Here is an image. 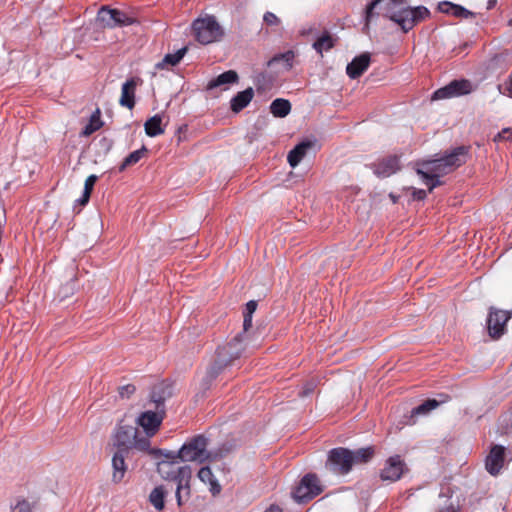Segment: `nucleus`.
<instances>
[{
  "instance_id": "412c9836",
  "label": "nucleus",
  "mask_w": 512,
  "mask_h": 512,
  "mask_svg": "<svg viewBox=\"0 0 512 512\" xmlns=\"http://www.w3.org/2000/svg\"><path fill=\"white\" fill-rule=\"evenodd\" d=\"M238 74L234 70H228L216 78L210 80L207 84V89L212 90L217 87H223V89H227V87L231 84L237 83Z\"/></svg>"
},
{
  "instance_id": "6e6552de",
  "label": "nucleus",
  "mask_w": 512,
  "mask_h": 512,
  "mask_svg": "<svg viewBox=\"0 0 512 512\" xmlns=\"http://www.w3.org/2000/svg\"><path fill=\"white\" fill-rule=\"evenodd\" d=\"M322 487L315 474L305 475L293 491V498L297 502H307L319 495Z\"/></svg>"
},
{
  "instance_id": "4468645a",
  "label": "nucleus",
  "mask_w": 512,
  "mask_h": 512,
  "mask_svg": "<svg viewBox=\"0 0 512 512\" xmlns=\"http://www.w3.org/2000/svg\"><path fill=\"white\" fill-rule=\"evenodd\" d=\"M511 314L504 310H491L488 319V331L492 338H499L504 334L505 326L510 319Z\"/></svg>"
},
{
  "instance_id": "c03bdc74",
  "label": "nucleus",
  "mask_w": 512,
  "mask_h": 512,
  "mask_svg": "<svg viewBox=\"0 0 512 512\" xmlns=\"http://www.w3.org/2000/svg\"><path fill=\"white\" fill-rule=\"evenodd\" d=\"M251 327H252V317L244 316V321H243L244 332L241 334L244 336V333L247 332Z\"/></svg>"
},
{
  "instance_id": "a19ab883",
  "label": "nucleus",
  "mask_w": 512,
  "mask_h": 512,
  "mask_svg": "<svg viewBox=\"0 0 512 512\" xmlns=\"http://www.w3.org/2000/svg\"><path fill=\"white\" fill-rule=\"evenodd\" d=\"M136 388L132 384L124 385L120 388L119 393L122 397H129L131 394L135 392Z\"/></svg>"
},
{
  "instance_id": "9d476101",
  "label": "nucleus",
  "mask_w": 512,
  "mask_h": 512,
  "mask_svg": "<svg viewBox=\"0 0 512 512\" xmlns=\"http://www.w3.org/2000/svg\"><path fill=\"white\" fill-rule=\"evenodd\" d=\"M97 20L107 27L128 26L136 22V18L118 9L102 7L98 11Z\"/></svg>"
},
{
  "instance_id": "b1692460",
  "label": "nucleus",
  "mask_w": 512,
  "mask_h": 512,
  "mask_svg": "<svg viewBox=\"0 0 512 512\" xmlns=\"http://www.w3.org/2000/svg\"><path fill=\"white\" fill-rule=\"evenodd\" d=\"M125 454L126 451L118 449L112 459L113 481L116 483L122 481L126 472Z\"/></svg>"
},
{
  "instance_id": "f257e3e1",
  "label": "nucleus",
  "mask_w": 512,
  "mask_h": 512,
  "mask_svg": "<svg viewBox=\"0 0 512 512\" xmlns=\"http://www.w3.org/2000/svg\"><path fill=\"white\" fill-rule=\"evenodd\" d=\"M405 0H374L367 8V22L375 15H381L397 23L404 32L430 17V11L424 6L403 8Z\"/></svg>"
},
{
  "instance_id": "e433bc0d",
  "label": "nucleus",
  "mask_w": 512,
  "mask_h": 512,
  "mask_svg": "<svg viewBox=\"0 0 512 512\" xmlns=\"http://www.w3.org/2000/svg\"><path fill=\"white\" fill-rule=\"evenodd\" d=\"M222 34H196L197 41L201 44H209L219 40Z\"/></svg>"
},
{
  "instance_id": "f3484780",
  "label": "nucleus",
  "mask_w": 512,
  "mask_h": 512,
  "mask_svg": "<svg viewBox=\"0 0 512 512\" xmlns=\"http://www.w3.org/2000/svg\"><path fill=\"white\" fill-rule=\"evenodd\" d=\"M505 449L503 446L495 445L491 448L486 458V469L491 475H497L504 464Z\"/></svg>"
},
{
  "instance_id": "423d86ee",
  "label": "nucleus",
  "mask_w": 512,
  "mask_h": 512,
  "mask_svg": "<svg viewBox=\"0 0 512 512\" xmlns=\"http://www.w3.org/2000/svg\"><path fill=\"white\" fill-rule=\"evenodd\" d=\"M208 440L202 435L189 439L177 452L179 460L183 462H203L210 458L207 450Z\"/></svg>"
},
{
  "instance_id": "dca6fc26",
  "label": "nucleus",
  "mask_w": 512,
  "mask_h": 512,
  "mask_svg": "<svg viewBox=\"0 0 512 512\" xmlns=\"http://www.w3.org/2000/svg\"><path fill=\"white\" fill-rule=\"evenodd\" d=\"M141 83L142 80L139 77H131L122 85L121 97L119 100L121 106L128 109L134 108L136 88Z\"/></svg>"
},
{
  "instance_id": "7ed1b4c3",
  "label": "nucleus",
  "mask_w": 512,
  "mask_h": 512,
  "mask_svg": "<svg viewBox=\"0 0 512 512\" xmlns=\"http://www.w3.org/2000/svg\"><path fill=\"white\" fill-rule=\"evenodd\" d=\"M467 149L458 147L450 154L417 163V173L421 176L424 184L431 191L440 184L439 178L466 161Z\"/></svg>"
},
{
  "instance_id": "4c0bfd02",
  "label": "nucleus",
  "mask_w": 512,
  "mask_h": 512,
  "mask_svg": "<svg viewBox=\"0 0 512 512\" xmlns=\"http://www.w3.org/2000/svg\"><path fill=\"white\" fill-rule=\"evenodd\" d=\"M500 93L512 98V74L508 77L505 82L504 90H501V86H499Z\"/></svg>"
},
{
  "instance_id": "473e14b6",
  "label": "nucleus",
  "mask_w": 512,
  "mask_h": 512,
  "mask_svg": "<svg viewBox=\"0 0 512 512\" xmlns=\"http://www.w3.org/2000/svg\"><path fill=\"white\" fill-rule=\"evenodd\" d=\"M353 452V464L356 463H366L368 462L374 455L373 447L360 448Z\"/></svg>"
},
{
  "instance_id": "79ce46f5",
  "label": "nucleus",
  "mask_w": 512,
  "mask_h": 512,
  "mask_svg": "<svg viewBox=\"0 0 512 512\" xmlns=\"http://www.w3.org/2000/svg\"><path fill=\"white\" fill-rule=\"evenodd\" d=\"M409 190L412 191V198L414 200H423L426 197L425 190L416 189V188H409Z\"/></svg>"
},
{
  "instance_id": "2f4dec72",
  "label": "nucleus",
  "mask_w": 512,
  "mask_h": 512,
  "mask_svg": "<svg viewBox=\"0 0 512 512\" xmlns=\"http://www.w3.org/2000/svg\"><path fill=\"white\" fill-rule=\"evenodd\" d=\"M445 401V399L441 401H437L435 399H428L412 410V416L428 414L430 411L437 408L440 403H443Z\"/></svg>"
},
{
  "instance_id": "39448f33",
  "label": "nucleus",
  "mask_w": 512,
  "mask_h": 512,
  "mask_svg": "<svg viewBox=\"0 0 512 512\" xmlns=\"http://www.w3.org/2000/svg\"><path fill=\"white\" fill-rule=\"evenodd\" d=\"M115 445L126 451L128 448H135L139 451L154 453L150 448L148 437H142L138 429L131 425L120 424L114 435Z\"/></svg>"
},
{
  "instance_id": "a18cd8bd",
  "label": "nucleus",
  "mask_w": 512,
  "mask_h": 512,
  "mask_svg": "<svg viewBox=\"0 0 512 512\" xmlns=\"http://www.w3.org/2000/svg\"><path fill=\"white\" fill-rule=\"evenodd\" d=\"M90 196L91 194L90 193H87L85 191H83V195L81 196V198L78 200V202L80 203V205H86L90 199Z\"/></svg>"
},
{
  "instance_id": "393cba45",
  "label": "nucleus",
  "mask_w": 512,
  "mask_h": 512,
  "mask_svg": "<svg viewBox=\"0 0 512 512\" xmlns=\"http://www.w3.org/2000/svg\"><path fill=\"white\" fill-rule=\"evenodd\" d=\"M254 96V91L252 88H247L244 91L238 92L232 99H231V110L235 113L240 112L245 107L248 106V104L251 102Z\"/></svg>"
},
{
  "instance_id": "7c9ffc66",
  "label": "nucleus",
  "mask_w": 512,
  "mask_h": 512,
  "mask_svg": "<svg viewBox=\"0 0 512 512\" xmlns=\"http://www.w3.org/2000/svg\"><path fill=\"white\" fill-rule=\"evenodd\" d=\"M147 154V148H142L130 153L119 166V171H124L127 167L137 164Z\"/></svg>"
},
{
  "instance_id": "bb28decb",
  "label": "nucleus",
  "mask_w": 512,
  "mask_h": 512,
  "mask_svg": "<svg viewBox=\"0 0 512 512\" xmlns=\"http://www.w3.org/2000/svg\"><path fill=\"white\" fill-rule=\"evenodd\" d=\"M145 133L149 137H155L164 133V129L162 127V116L159 114L154 115L149 118L145 124Z\"/></svg>"
},
{
  "instance_id": "72a5a7b5",
  "label": "nucleus",
  "mask_w": 512,
  "mask_h": 512,
  "mask_svg": "<svg viewBox=\"0 0 512 512\" xmlns=\"http://www.w3.org/2000/svg\"><path fill=\"white\" fill-rule=\"evenodd\" d=\"M334 45V40L331 37V34H322V36L314 43L315 50L321 55L323 52L328 51Z\"/></svg>"
},
{
  "instance_id": "c756f323",
  "label": "nucleus",
  "mask_w": 512,
  "mask_h": 512,
  "mask_svg": "<svg viewBox=\"0 0 512 512\" xmlns=\"http://www.w3.org/2000/svg\"><path fill=\"white\" fill-rule=\"evenodd\" d=\"M165 496L166 491L164 487L158 486L151 491L149 495V501L156 510L161 511L165 506Z\"/></svg>"
},
{
  "instance_id": "4be33fe9",
  "label": "nucleus",
  "mask_w": 512,
  "mask_h": 512,
  "mask_svg": "<svg viewBox=\"0 0 512 512\" xmlns=\"http://www.w3.org/2000/svg\"><path fill=\"white\" fill-rule=\"evenodd\" d=\"M313 143L311 141H303L296 145L287 156V161L291 167H296L306 156Z\"/></svg>"
},
{
  "instance_id": "09e8293b",
  "label": "nucleus",
  "mask_w": 512,
  "mask_h": 512,
  "mask_svg": "<svg viewBox=\"0 0 512 512\" xmlns=\"http://www.w3.org/2000/svg\"><path fill=\"white\" fill-rule=\"evenodd\" d=\"M439 512H456L453 506H448L443 509H441Z\"/></svg>"
},
{
  "instance_id": "37998d69",
  "label": "nucleus",
  "mask_w": 512,
  "mask_h": 512,
  "mask_svg": "<svg viewBox=\"0 0 512 512\" xmlns=\"http://www.w3.org/2000/svg\"><path fill=\"white\" fill-rule=\"evenodd\" d=\"M499 139L512 140V129H504L498 134Z\"/></svg>"
},
{
  "instance_id": "f03ea898",
  "label": "nucleus",
  "mask_w": 512,
  "mask_h": 512,
  "mask_svg": "<svg viewBox=\"0 0 512 512\" xmlns=\"http://www.w3.org/2000/svg\"><path fill=\"white\" fill-rule=\"evenodd\" d=\"M155 451V449H153ZM161 454L163 459L157 465V471L165 480L175 481L177 483L176 499L178 506H182L190 497V481L192 470L189 466H180L176 461L178 454L173 451L162 452L156 450L153 454Z\"/></svg>"
},
{
  "instance_id": "a878e982",
  "label": "nucleus",
  "mask_w": 512,
  "mask_h": 512,
  "mask_svg": "<svg viewBox=\"0 0 512 512\" xmlns=\"http://www.w3.org/2000/svg\"><path fill=\"white\" fill-rule=\"evenodd\" d=\"M198 478L201 482H203L204 484H209V491L213 494V495H217L220 493L221 491V486L220 484L218 483V481L216 480L214 474L212 473L210 467L208 466H205V467H202L199 471H198Z\"/></svg>"
},
{
  "instance_id": "de8ad7c7",
  "label": "nucleus",
  "mask_w": 512,
  "mask_h": 512,
  "mask_svg": "<svg viewBox=\"0 0 512 512\" xmlns=\"http://www.w3.org/2000/svg\"><path fill=\"white\" fill-rule=\"evenodd\" d=\"M497 1L496 0H489L487 3V9H492L496 6Z\"/></svg>"
},
{
  "instance_id": "c9c22d12",
  "label": "nucleus",
  "mask_w": 512,
  "mask_h": 512,
  "mask_svg": "<svg viewBox=\"0 0 512 512\" xmlns=\"http://www.w3.org/2000/svg\"><path fill=\"white\" fill-rule=\"evenodd\" d=\"M11 512H32V506L27 500L21 499L12 507Z\"/></svg>"
},
{
  "instance_id": "6ab92c4d",
  "label": "nucleus",
  "mask_w": 512,
  "mask_h": 512,
  "mask_svg": "<svg viewBox=\"0 0 512 512\" xmlns=\"http://www.w3.org/2000/svg\"><path fill=\"white\" fill-rule=\"evenodd\" d=\"M295 53L293 51H287L285 53L278 54L268 61L269 67H276L277 73H283L289 71L294 64Z\"/></svg>"
},
{
  "instance_id": "8fccbe9b",
  "label": "nucleus",
  "mask_w": 512,
  "mask_h": 512,
  "mask_svg": "<svg viewBox=\"0 0 512 512\" xmlns=\"http://www.w3.org/2000/svg\"><path fill=\"white\" fill-rule=\"evenodd\" d=\"M390 199L392 200L393 203H396L398 201V198L394 195V194H390L389 195Z\"/></svg>"
},
{
  "instance_id": "5701e85b",
  "label": "nucleus",
  "mask_w": 512,
  "mask_h": 512,
  "mask_svg": "<svg viewBox=\"0 0 512 512\" xmlns=\"http://www.w3.org/2000/svg\"><path fill=\"white\" fill-rule=\"evenodd\" d=\"M192 29L193 32H216L219 25L214 16L203 15L193 22Z\"/></svg>"
},
{
  "instance_id": "cd10ccee",
  "label": "nucleus",
  "mask_w": 512,
  "mask_h": 512,
  "mask_svg": "<svg viewBox=\"0 0 512 512\" xmlns=\"http://www.w3.org/2000/svg\"><path fill=\"white\" fill-rule=\"evenodd\" d=\"M291 111V104L283 98L275 99L270 105V112L274 117L283 118Z\"/></svg>"
},
{
  "instance_id": "20e7f679",
  "label": "nucleus",
  "mask_w": 512,
  "mask_h": 512,
  "mask_svg": "<svg viewBox=\"0 0 512 512\" xmlns=\"http://www.w3.org/2000/svg\"><path fill=\"white\" fill-rule=\"evenodd\" d=\"M243 341V335L237 334L229 342L218 347L214 361L207 371L209 380L215 379L222 369L230 365L234 360L240 358L245 350Z\"/></svg>"
},
{
  "instance_id": "58836bf2",
  "label": "nucleus",
  "mask_w": 512,
  "mask_h": 512,
  "mask_svg": "<svg viewBox=\"0 0 512 512\" xmlns=\"http://www.w3.org/2000/svg\"><path fill=\"white\" fill-rule=\"evenodd\" d=\"M96 181H97V176L90 175L85 181L84 191L91 194Z\"/></svg>"
},
{
  "instance_id": "a211bd4d",
  "label": "nucleus",
  "mask_w": 512,
  "mask_h": 512,
  "mask_svg": "<svg viewBox=\"0 0 512 512\" xmlns=\"http://www.w3.org/2000/svg\"><path fill=\"white\" fill-rule=\"evenodd\" d=\"M370 65L369 53H362L355 57L346 67V73L351 79L360 77Z\"/></svg>"
},
{
  "instance_id": "49530a36",
  "label": "nucleus",
  "mask_w": 512,
  "mask_h": 512,
  "mask_svg": "<svg viewBox=\"0 0 512 512\" xmlns=\"http://www.w3.org/2000/svg\"><path fill=\"white\" fill-rule=\"evenodd\" d=\"M265 512H283L279 506L271 505L269 508L265 510Z\"/></svg>"
},
{
  "instance_id": "f8f14e48",
  "label": "nucleus",
  "mask_w": 512,
  "mask_h": 512,
  "mask_svg": "<svg viewBox=\"0 0 512 512\" xmlns=\"http://www.w3.org/2000/svg\"><path fill=\"white\" fill-rule=\"evenodd\" d=\"M163 421L162 413L145 411L137 418V424L143 429L142 437H148V441L158 432Z\"/></svg>"
},
{
  "instance_id": "c85d7f7f",
  "label": "nucleus",
  "mask_w": 512,
  "mask_h": 512,
  "mask_svg": "<svg viewBox=\"0 0 512 512\" xmlns=\"http://www.w3.org/2000/svg\"><path fill=\"white\" fill-rule=\"evenodd\" d=\"M102 125L103 122L101 120V112L99 109H96V111L90 116L89 121L81 134L86 137L90 136L94 132L98 131Z\"/></svg>"
},
{
  "instance_id": "0eeeda50",
  "label": "nucleus",
  "mask_w": 512,
  "mask_h": 512,
  "mask_svg": "<svg viewBox=\"0 0 512 512\" xmlns=\"http://www.w3.org/2000/svg\"><path fill=\"white\" fill-rule=\"evenodd\" d=\"M326 466L336 474H347L353 466V452L342 447L332 449Z\"/></svg>"
},
{
  "instance_id": "ddd939ff",
  "label": "nucleus",
  "mask_w": 512,
  "mask_h": 512,
  "mask_svg": "<svg viewBox=\"0 0 512 512\" xmlns=\"http://www.w3.org/2000/svg\"><path fill=\"white\" fill-rule=\"evenodd\" d=\"M370 168L376 176L386 178L400 170V158L397 155H387L370 164Z\"/></svg>"
},
{
  "instance_id": "9b49d317",
  "label": "nucleus",
  "mask_w": 512,
  "mask_h": 512,
  "mask_svg": "<svg viewBox=\"0 0 512 512\" xmlns=\"http://www.w3.org/2000/svg\"><path fill=\"white\" fill-rule=\"evenodd\" d=\"M408 471L406 463L399 455L389 457L380 471L382 481L396 482Z\"/></svg>"
},
{
  "instance_id": "2eb2a0df",
  "label": "nucleus",
  "mask_w": 512,
  "mask_h": 512,
  "mask_svg": "<svg viewBox=\"0 0 512 512\" xmlns=\"http://www.w3.org/2000/svg\"><path fill=\"white\" fill-rule=\"evenodd\" d=\"M437 11L459 21L475 19L476 13L465 7L450 1H441L437 5Z\"/></svg>"
},
{
  "instance_id": "f704fd0d",
  "label": "nucleus",
  "mask_w": 512,
  "mask_h": 512,
  "mask_svg": "<svg viewBox=\"0 0 512 512\" xmlns=\"http://www.w3.org/2000/svg\"><path fill=\"white\" fill-rule=\"evenodd\" d=\"M264 24L266 29L277 30L280 28L281 21L280 19L273 13L267 12L263 17Z\"/></svg>"
},
{
  "instance_id": "ea45409f",
  "label": "nucleus",
  "mask_w": 512,
  "mask_h": 512,
  "mask_svg": "<svg viewBox=\"0 0 512 512\" xmlns=\"http://www.w3.org/2000/svg\"><path fill=\"white\" fill-rule=\"evenodd\" d=\"M257 308V302L256 301H249L246 306L243 315L252 317L253 313L256 311Z\"/></svg>"
},
{
  "instance_id": "1a4fd4ad",
  "label": "nucleus",
  "mask_w": 512,
  "mask_h": 512,
  "mask_svg": "<svg viewBox=\"0 0 512 512\" xmlns=\"http://www.w3.org/2000/svg\"><path fill=\"white\" fill-rule=\"evenodd\" d=\"M474 90L473 84L467 79L453 80L444 87L437 89L433 100H444L470 94Z\"/></svg>"
},
{
  "instance_id": "aec40b11",
  "label": "nucleus",
  "mask_w": 512,
  "mask_h": 512,
  "mask_svg": "<svg viewBox=\"0 0 512 512\" xmlns=\"http://www.w3.org/2000/svg\"><path fill=\"white\" fill-rule=\"evenodd\" d=\"M187 52L188 46H184L174 53H168L160 62H158L155 65V68L160 71L171 70L173 67L177 66L182 61Z\"/></svg>"
}]
</instances>
